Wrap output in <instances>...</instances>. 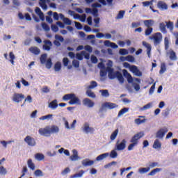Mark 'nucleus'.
<instances>
[{"instance_id":"26","label":"nucleus","mask_w":178,"mask_h":178,"mask_svg":"<svg viewBox=\"0 0 178 178\" xmlns=\"http://www.w3.org/2000/svg\"><path fill=\"white\" fill-rule=\"evenodd\" d=\"M161 147H162V143L159 142V140L156 139L153 144V148H154V149H158V148H161Z\"/></svg>"},{"instance_id":"44","label":"nucleus","mask_w":178,"mask_h":178,"mask_svg":"<svg viewBox=\"0 0 178 178\" xmlns=\"http://www.w3.org/2000/svg\"><path fill=\"white\" fill-rule=\"evenodd\" d=\"M86 95L88 97H90V98H95L97 96L95 95V93L91 90H87Z\"/></svg>"},{"instance_id":"15","label":"nucleus","mask_w":178,"mask_h":178,"mask_svg":"<svg viewBox=\"0 0 178 178\" xmlns=\"http://www.w3.org/2000/svg\"><path fill=\"white\" fill-rule=\"evenodd\" d=\"M122 73L123 76L126 77L128 83H133V81H134L133 76H131V74H130V73H129V72H127V70H123Z\"/></svg>"},{"instance_id":"13","label":"nucleus","mask_w":178,"mask_h":178,"mask_svg":"<svg viewBox=\"0 0 178 178\" xmlns=\"http://www.w3.org/2000/svg\"><path fill=\"white\" fill-rule=\"evenodd\" d=\"M101 4H99V3H94L92 4V8H93L92 9V14L93 15V16H95L97 17V16H98V9H97L96 8H101Z\"/></svg>"},{"instance_id":"7","label":"nucleus","mask_w":178,"mask_h":178,"mask_svg":"<svg viewBox=\"0 0 178 178\" xmlns=\"http://www.w3.org/2000/svg\"><path fill=\"white\" fill-rule=\"evenodd\" d=\"M144 137V132H139L136 134H135L131 139L130 143H134V144H136V145H138V140L140 138H143Z\"/></svg>"},{"instance_id":"30","label":"nucleus","mask_w":178,"mask_h":178,"mask_svg":"<svg viewBox=\"0 0 178 178\" xmlns=\"http://www.w3.org/2000/svg\"><path fill=\"white\" fill-rule=\"evenodd\" d=\"M165 27H167V29H170V31H173V29H174V25H173V22H171V21H169L168 22H165Z\"/></svg>"},{"instance_id":"5","label":"nucleus","mask_w":178,"mask_h":178,"mask_svg":"<svg viewBox=\"0 0 178 178\" xmlns=\"http://www.w3.org/2000/svg\"><path fill=\"white\" fill-rule=\"evenodd\" d=\"M119 106L118 104L112 102H106L104 104H102V107L99 108V112L101 113L104 112L105 110V108H107L108 109H115V108H118Z\"/></svg>"},{"instance_id":"10","label":"nucleus","mask_w":178,"mask_h":178,"mask_svg":"<svg viewBox=\"0 0 178 178\" xmlns=\"http://www.w3.org/2000/svg\"><path fill=\"white\" fill-rule=\"evenodd\" d=\"M22 99H24V95L22 93H15L13 97V101L14 102L19 103L22 102Z\"/></svg>"},{"instance_id":"56","label":"nucleus","mask_w":178,"mask_h":178,"mask_svg":"<svg viewBox=\"0 0 178 178\" xmlns=\"http://www.w3.org/2000/svg\"><path fill=\"white\" fill-rule=\"evenodd\" d=\"M67 173H70V168H66L65 170H63L61 172V175L63 176H65V175H67Z\"/></svg>"},{"instance_id":"6","label":"nucleus","mask_w":178,"mask_h":178,"mask_svg":"<svg viewBox=\"0 0 178 178\" xmlns=\"http://www.w3.org/2000/svg\"><path fill=\"white\" fill-rule=\"evenodd\" d=\"M127 143V141L126 140V139H123L120 143H119V140H118L115 145L116 151H123L124 149H125Z\"/></svg>"},{"instance_id":"22","label":"nucleus","mask_w":178,"mask_h":178,"mask_svg":"<svg viewBox=\"0 0 178 178\" xmlns=\"http://www.w3.org/2000/svg\"><path fill=\"white\" fill-rule=\"evenodd\" d=\"M27 165L29 169H31V170H35V164L33 163V160L31 159H29L27 161Z\"/></svg>"},{"instance_id":"61","label":"nucleus","mask_w":178,"mask_h":178,"mask_svg":"<svg viewBox=\"0 0 178 178\" xmlns=\"http://www.w3.org/2000/svg\"><path fill=\"white\" fill-rule=\"evenodd\" d=\"M51 30H52V31H54V33H57V31H59V28L58 27V26H56L55 24H52Z\"/></svg>"},{"instance_id":"2","label":"nucleus","mask_w":178,"mask_h":178,"mask_svg":"<svg viewBox=\"0 0 178 178\" xmlns=\"http://www.w3.org/2000/svg\"><path fill=\"white\" fill-rule=\"evenodd\" d=\"M38 133L40 136H44V137H51V134L59 133V127L56 125L47 126L45 128H40L38 130Z\"/></svg>"},{"instance_id":"48","label":"nucleus","mask_w":178,"mask_h":178,"mask_svg":"<svg viewBox=\"0 0 178 178\" xmlns=\"http://www.w3.org/2000/svg\"><path fill=\"white\" fill-rule=\"evenodd\" d=\"M110 157H111L113 159L118 158V152L115 150H112L110 153Z\"/></svg>"},{"instance_id":"29","label":"nucleus","mask_w":178,"mask_h":178,"mask_svg":"<svg viewBox=\"0 0 178 178\" xmlns=\"http://www.w3.org/2000/svg\"><path fill=\"white\" fill-rule=\"evenodd\" d=\"M144 24L147 29H149L154 24V21L152 19L145 20Z\"/></svg>"},{"instance_id":"53","label":"nucleus","mask_w":178,"mask_h":178,"mask_svg":"<svg viewBox=\"0 0 178 178\" xmlns=\"http://www.w3.org/2000/svg\"><path fill=\"white\" fill-rule=\"evenodd\" d=\"M151 106H152V103H148L141 108V111H147V109H149Z\"/></svg>"},{"instance_id":"50","label":"nucleus","mask_w":178,"mask_h":178,"mask_svg":"<svg viewBox=\"0 0 178 178\" xmlns=\"http://www.w3.org/2000/svg\"><path fill=\"white\" fill-rule=\"evenodd\" d=\"M120 55H128L129 51H127V49H120L119 51Z\"/></svg>"},{"instance_id":"36","label":"nucleus","mask_w":178,"mask_h":178,"mask_svg":"<svg viewBox=\"0 0 178 178\" xmlns=\"http://www.w3.org/2000/svg\"><path fill=\"white\" fill-rule=\"evenodd\" d=\"M170 60H176V59H177L176 53L174 51H170Z\"/></svg>"},{"instance_id":"32","label":"nucleus","mask_w":178,"mask_h":178,"mask_svg":"<svg viewBox=\"0 0 178 178\" xmlns=\"http://www.w3.org/2000/svg\"><path fill=\"white\" fill-rule=\"evenodd\" d=\"M60 69H62V64L60 62H57L54 65V70L55 72H59L60 71Z\"/></svg>"},{"instance_id":"9","label":"nucleus","mask_w":178,"mask_h":178,"mask_svg":"<svg viewBox=\"0 0 178 178\" xmlns=\"http://www.w3.org/2000/svg\"><path fill=\"white\" fill-rule=\"evenodd\" d=\"M24 141L25 143H26V144H28V145H29V147H34L35 146V139H34V138H32L30 136H27L25 138H24Z\"/></svg>"},{"instance_id":"55","label":"nucleus","mask_w":178,"mask_h":178,"mask_svg":"<svg viewBox=\"0 0 178 178\" xmlns=\"http://www.w3.org/2000/svg\"><path fill=\"white\" fill-rule=\"evenodd\" d=\"M55 38L57 41H60V42H63L65 39L62 37V35H55Z\"/></svg>"},{"instance_id":"19","label":"nucleus","mask_w":178,"mask_h":178,"mask_svg":"<svg viewBox=\"0 0 178 178\" xmlns=\"http://www.w3.org/2000/svg\"><path fill=\"white\" fill-rule=\"evenodd\" d=\"M49 108H50L51 109L55 110L56 109V108H58V100L57 99H54L53 101H51L49 104Z\"/></svg>"},{"instance_id":"28","label":"nucleus","mask_w":178,"mask_h":178,"mask_svg":"<svg viewBox=\"0 0 178 178\" xmlns=\"http://www.w3.org/2000/svg\"><path fill=\"white\" fill-rule=\"evenodd\" d=\"M107 156H109V153H104L100 154L96 158V161H102L103 159H105V158H106Z\"/></svg>"},{"instance_id":"39","label":"nucleus","mask_w":178,"mask_h":178,"mask_svg":"<svg viewBox=\"0 0 178 178\" xmlns=\"http://www.w3.org/2000/svg\"><path fill=\"white\" fill-rule=\"evenodd\" d=\"M124 13H126L124 10H120L116 16L115 19H123V17H124Z\"/></svg>"},{"instance_id":"64","label":"nucleus","mask_w":178,"mask_h":178,"mask_svg":"<svg viewBox=\"0 0 178 178\" xmlns=\"http://www.w3.org/2000/svg\"><path fill=\"white\" fill-rule=\"evenodd\" d=\"M82 55H83L85 59H90V54L86 52V51H82Z\"/></svg>"},{"instance_id":"24","label":"nucleus","mask_w":178,"mask_h":178,"mask_svg":"<svg viewBox=\"0 0 178 178\" xmlns=\"http://www.w3.org/2000/svg\"><path fill=\"white\" fill-rule=\"evenodd\" d=\"M159 29L161 33H163V34H166V33H168V31L166 30V24H165V23L163 22L160 23Z\"/></svg>"},{"instance_id":"47","label":"nucleus","mask_w":178,"mask_h":178,"mask_svg":"<svg viewBox=\"0 0 178 178\" xmlns=\"http://www.w3.org/2000/svg\"><path fill=\"white\" fill-rule=\"evenodd\" d=\"M98 83H97V81H92L90 82V85L88 86V88L92 89V88H95V87H97Z\"/></svg>"},{"instance_id":"60","label":"nucleus","mask_w":178,"mask_h":178,"mask_svg":"<svg viewBox=\"0 0 178 178\" xmlns=\"http://www.w3.org/2000/svg\"><path fill=\"white\" fill-rule=\"evenodd\" d=\"M74 23H75V27L78 30H81V29H83V25H81L80 22H74Z\"/></svg>"},{"instance_id":"14","label":"nucleus","mask_w":178,"mask_h":178,"mask_svg":"<svg viewBox=\"0 0 178 178\" xmlns=\"http://www.w3.org/2000/svg\"><path fill=\"white\" fill-rule=\"evenodd\" d=\"M83 104L85 106H88V108H92V106L95 105V103L91 101V99H90L89 98L83 99Z\"/></svg>"},{"instance_id":"63","label":"nucleus","mask_w":178,"mask_h":178,"mask_svg":"<svg viewBox=\"0 0 178 178\" xmlns=\"http://www.w3.org/2000/svg\"><path fill=\"white\" fill-rule=\"evenodd\" d=\"M63 63L64 66H67L69 65V58H64L63 59Z\"/></svg>"},{"instance_id":"43","label":"nucleus","mask_w":178,"mask_h":178,"mask_svg":"<svg viewBox=\"0 0 178 178\" xmlns=\"http://www.w3.org/2000/svg\"><path fill=\"white\" fill-rule=\"evenodd\" d=\"M34 175L36 176V177L44 176V173L41 170H36L34 172Z\"/></svg>"},{"instance_id":"35","label":"nucleus","mask_w":178,"mask_h":178,"mask_svg":"<svg viewBox=\"0 0 178 178\" xmlns=\"http://www.w3.org/2000/svg\"><path fill=\"white\" fill-rule=\"evenodd\" d=\"M40 63L44 65L47 62V54H43L40 56Z\"/></svg>"},{"instance_id":"59","label":"nucleus","mask_w":178,"mask_h":178,"mask_svg":"<svg viewBox=\"0 0 178 178\" xmlns=\"http://www.w3.org/2000/svg\"><path fill=\"white\" fill-rule=\"evenodd\" d=\"M72 65L74 67H79L80 66V62L77 60H74L72 61Z\"/></svg>"},{"instance_id":"42","label":"nucleus","mask_w":178,"mask_h":178,"mask_svg":"<svg viewBox=\"0 0 178 178\" xmlns=\"http://www.w3.org/2000/svg\"><path fill=\"white\" fill-rule=\"evenodd\" d=\"M139 173H147V172H149V168H141L138 169Z\"/></svg>"},{"instance_id":"34","label":"nucleus","mask_w":178,"mask_h":178,"mask_svg":"<svg viewBox=\"0 0 178 178\" xmlns=\"http://www.w3.org/2000/svg\"><path fill=\"white\" fill-rule=\"evenodd\" d=\"M84 175V170H81L79 172L74 174V175L71 176V178H77V177H82Z\"/></svg>"},{"instance_id":"12","label":"nucleus","mask_w":178,"mask_h":178,"mask_svg":"<svg viewBox=\"0 0 178 178\" xmlns=\"http://www.w3.org/2000/svg\"><path fill=\"white\" fill-rule=\"evenodd\" d=\"M131 72L138 77H141V76H143V72H141L136 65H131Z\"/></svg>"},{"instance_id":"18","label":"nucleus","mask_w":178,"mask_h":178,"mask_svg":"<svg viewBox=\"0 0 178 178\" xmlns=\"http://www.w3.org/2000/svg\"><path fill=\"white\" fill-rule=\"evenodd\" d=\"M157 7L159 9H161L162 10H166L168 9V4L162 1H160L157 3Z\"/></svg>"},{"instance_id":"27","label":"nucleus","mask_w":178,"mask_h":178,"mask_svg":"<svg viewBox=\"0 0 178 178\" xmlns=\"http://www.w3.org/2000/svg\"><path fill=\"white\" fill-rule=\"evenodd\" d=\"M35 159L37 161H43V159H45V156L41 153H37L35 154Z\"/></svg>"},{"instance_id":"3","label":"nucleus","mask_w":178,"mask_h":178,"mask_svg":"<svg viewBox=\"0 0 178 178\" xmlns=\"http://www.w3.org/2000/svg\"><path fill=\"white\" fill-rule=\"evenodd\" d=\"M63 101H69L70 105H81V101L74 93L66 94L63 97Z\"/></svg>"},{"instance_id":"1","label":"nucleus","mask_w":178,"mask_h":178,"mask_svg":"<svg viewBox=\"0 0 178 178\" xmlns=\"http://www.w3.org/2000/svg\"><path fill=\"white\" fill-rule=\"evenodd\" d=\"M112 60H108V67H106V71L108 73V78L111 80H113L114 79H118V81L121 84L124 83V78H123V75L119 71H116L115 72H113V68H112Z\"/></svg>"},{"instance_id":"8","label":"nucleus","mask_w":178,"mask_h":178,"mask_svg":"<svg viewBox=\"0 0 178 178\" xmlns=\"http://www.w3.org/2000/svg\"><path fill=\"white\" fill-rule=\"evenodd\" d=\"M168 131L169 130L166 127L159 129L156 134V138H163V137H165V135L166 134V133H168Z\"/></svg>"},{"instance_id":"4","label":"nucleus","mask_w":178,"mask_h":178,"mask_svg":"<svg viewBox=\"0 0 178 178\" xmlns=\"http://www.w3.org/2000/svg\"><path fill=\"white\" fill-rule=\"evenodd\" d=\"M149 40H153L154 44L156 47V45H159V44L162 42V33L161 32H157L150 36Z\"/></svg>"},{"instance_id":"11","label":"nucleus","mask_w":178,"mask_h":178,"mask_svg":"<svg viewBox=\"0 0 178 178\" xmlns=\"http://www.w3.org/2000/svg\"><path fill=\"white\" fill-rule=\"evenodd\" d=\"M83 130V131H85V133H86V134H88V133L92 134L94 131H95V129H94V128L90 127V124H88V122H85Z\"/></svg>"},{"instance_id":"54","label":"nucleus","mask_w":178,"mask_h":178,"mask_svg":"<svg viewBox=\"0 0 178 178\" xmlns=\"http://www.w3.org/2000/svg\"><path fill=\"white\" fill-rule=\"evenodd\" d=\"M164 45L165 49H168L169 48V39L168 38V37H165L164 38Z\"/></svg>"},{"instance_id":"31","label":"nucleus","mask_w":178,"mask_h":178,"mask_svg":"<svg viewBox=\"0 0 178 178\" xmlns=\"http://www.w3.org/2000/svg\"><path fill=\"white\" fill-rule=\"evenodd\" d=\"M161 170H162V168H155L148 174V176H155V175L161 172Z\"/></svg>"},{"instance_id":"25","label":"nucleus","mask_w":178,"mask_h":178,"mask_svg":"<svg viewBox=\"0 0 178 178\" xmlns=\"http://www.w3.org/2000/svg\"><path fill=\"white\" fill-rule=\"evenodd\" d=\"M118 134H119V129H115L111 135L110 140L111 141H114V140H116V137H118Z\"/></svg>"},{"instance_id":"21","label":"nucleus","mask_w":178,"mask_h":178,"mask_svg":"<svg viewBox=\"0 0 178 178\" xmlns=\"http://www.w3.org/2000/svg\"><path fill=\"white\" fill-rule=\"evenodd\" d=\"M72 154L73 155L70 156V159L71 161H77V159H79V154L77 150L73 149Z\"/></svg>"},{"instance_id":"57","label":"nucleus","mask_w":178,"mask_h":178,"mask_svg":"<svg viewBox=\"0 0 178 178\" xmlns=\"http://www.w3.org/2000/svg\"><path fill=\"white\" fill-rule=\"evenodd\" d=\"M92 63H98V58H97V56L92 55L90 58Z\"/></svg>"},{"instance_id":"37","label":"nucleus","mask_w":178,"mask_h":178,"mask_svg":"<svg viewBox=\"0 0 178 178\" xmlns=\"http://www.w3.org/2000/svg\"><path fill=\"white\" fill-rule=\"evenodd\" d=\"M99 92H101L102 97H105L106 98L109 97V91L108 90H100Z\"/></svg>"},{"instance_id":"46","label":"nucleus","mask_w":178,"mask_h":178,"mask_svg":"<svg viewBox=\"0 0 178 178\" xmlns=\"http://www.w3.org/2000/svg\"><path fill=\"white\" fill-rule=\"evenodd\" d=\"M42 27L44 31H49L51 30V28H49V26L45 22L42 23Z\"/></svg>"},{"instance_id":"58","label":"nucleus","mask_w":178,"mask_h":178,"mask_svg":"<svg viewBox=\"0 0 178 178\" xmlns=\"http://www.w3.org/2000/svg\"><path fill=\"white\" fill-rule=\"evenodd\" d=\"M63 22L65 24H67L68 26H70L72 24V20H70V19L67 17L64 18Z\"/></svg>"},{"instance_id":"52","label":"nucleus","mask_w":178,"mask_h":178,"mask_svg":"<svg viewBox=\"0 0 178 178\" xmlns=\"http://www.w3.org/2000/svg\"><path fill=\"white\" fill-rule=\"evenodd\" d=\"M153 30L154 29L152 28H147L145 31V35H151Z\"/></svg>"},{"instance_id":"45","label":"nucleus","mask_w":178,"mask_h":178,"mask_svg":"<svg viewBox=\"0 0 178 178\" xmlns=\"http://www.w3.org/2000/svg\"><path fill=\"white\" fill-rule=\"evenodd\" d=\"M52 116H54V115L49 114L47 115H43V116L40 117L39 119H40V120H47V119H51L52 118Z\"/></svg>"},{"instance_id":"20","label":"nucleus","mask_w":178,"mask_h":178,"mask_svg":"<svg viewBox=\"0 0 178 178\" xmlns=\"http://www.w3.org/2000/svg\"><path fill=\"white\" fill-rule=\"evenodd\" d=\"M29 51L31 52V54H33V55H40V53L41 52V51L37 47H30Z\"/></svg>"},{"instance_id":"38","label":"nucleus","mask_w":178,"mask_h":178,"mask_svg":"<svg viewBox=\"0 0 178 178\" xmlns=\"http://www.w3.org/2000/svg\"><path fill=\"white\" fill-rule=\"evenodd\" d=\"M9 57H10V63H12L13 65H15V59L16 57L15 56V54L12 51L9 53Z\"/></svg>"},{"instance_id":"33","label":"nucleus","mask_w":178,"mask_h":178,"mask_svg":"<svg viewBox=\"0 0 178 178\" xmlns=\"http://www.w3.org/2000/svg\"><path fill=\"white\" fill-rule=\"evenodd\" d=\"M127 112H129V108H122L118 114V118H120V116H122V115H124V113H126Z\"/></svg>"},{"instance_id":"49","label":"nucleus","mask_w":178,"mask_h":178,"mask_svg":"<svg viewBox=\"0 0 178 178\" xmlns=\"http://www.w3.org/2000/svg\"><path fill=\"white\" fill-rule=\"evenodd\" d=\"M126 60H127V62H134L135 58L134 56H131V55H129L127 57H125Z\"/></svg>"},{"instance_id":"17","label":"nucleus","mask_w":178,"mask_h":178,"mask_svg":"<svg viewBox=\"0 0 178 178\" xmlns=\"http://www.w3.org/2000/svg\"><path fill=\"white\" fill-rule=\"evenodd\" d=\"M143 47L147 48V54L148 55V57L149 58L151 56V49H152L151 44L145 41H143Z\"/></svg>"},{"instance_id":"40","label":"nucleus","mask_w":178,"mask_h":178,"mask_svg":"<svg viewBox=\"0 0 178 178\" xmlns=\"http://www.w3.org/2000/svg\"><path fill=\"white\" fill-rule=\"evenodd\" d=\"M166 72V65H165V63H161V70L159 71L160 74H163Z\"/></svg>"},{"instance_id":"16","label":"nucleus","mask_w":178,"mask_h":178,"mask_svg":"<svg viewBox=\"0 0 178 178\" xmlns=\"http://www.w3.org/2000/svg\"><path fill=\"white\" fill-rule=\"evenodd\" d=\"M44 44H43V49H44V51H51L52 42H51V40H44Z\"/></svg>"},{"instance_id":"41","label":"nucleus","mask_w":178,"mask_h":178,"mask_svg":"<svg viewBox=\"0 0 178 178\" xmlns=\"http://www.w3.org/2000/svg\"><path fill=\"white\" fill-rule=\"evenodd\" d=\"M45 65L47 69H51V67H52V60L51 58H48Z\"/></svg>"},{"instance_id":"51","label":"nucleus","mask_w":178,"mask_h":178,"mask_svg":"<svg viewBox=\"0 0 178 178\" xmlns=\"http://www.w3.org/2000/svg\"><path fill=\"white\" fill-rule=\"evenodd\" d=\"M135 123L136 124H141L143 123H145V119L141 120L140 118H136L135 120Z\"/></svg>"},{"instance_id":"62","label":"nucleus","mask_w":178,"mask_h":178,"mask_svg":"<svg viewBox=\"0 0 178 178\" xmlns=\"http://www.w3.org/2000/svg\"><path fill=\"white\" fill-rule=\"evenodd\" d=\"M40 6L44 10H47L48 9V6H47V3H40Z\"/></svg>"},{"instance_id":"23","label":"nucleus","mask_w":178,"mask_h":178,"mask_svg":"<svg viewBox=\"0 0 178 178\" xmlns=\"http://www.w3.org/2000/svg\"><path fill=\"white\" fill-rule=\"evenodd\" d=\"M83 166H91L94 165V161L85 159L82 161Z\"/></svg>"}]
</instances>
